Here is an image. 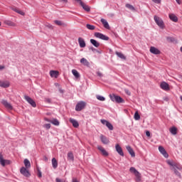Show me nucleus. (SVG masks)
I'll list each match as a JSON object with an SVG mask.
<instances>
[{
  "label": "nucleus",
  "mask_w": 182,
  "mask_h": 182,
  "mask_svg": "<svg viewBox=\"0 0 182 182\" xmlns=\"http://www.w3.org/2000/svg\"><path fill=\"white\" fill-rule=\"evenodd\" d=\"M166 163L167 164H168V166L172 167L171 168V170H173L174 171V173L176 174V176H177L179 178H181V173H180L179 171H177V170H180V167H178V166H177L176 163H174L171 160H167Z\"/></svg>",
  "instance_id": "f257e3e1"
},
{
  "label": "nucleus",
  "mask_w": 182,
  "mask_h": 182,
  "mask_svg": "<svg viewBox=\"0 0 182 182\" xmlns=\"http://www.w3.org/2000/svg\"><path fill=\"white\" fill-rule=\"evenodd\" d=\"M109 99L112 102H115V103H124V100L115 94H110Z\"/></svg>",
  "instance_id": "f03ea898"
},
{
  "label": "nucleus",
  "mask_w": 182,
  "mask_h": 182,
  "mask_svg": "<svg viewBox=\"0 0 182 182\" xmlns=\"http://www.w3.org/2000/svg\"><path fill=\"white\" fill-rule=\"evenodd\" d=\"M130 173H133L136 177V181H141V174L139 171L136 170V168L131 167L129 168Z\"/></svg>",
  "instance_id": "7ed1b4c3"
},
{
  "label": "nucleus",
  "mask_w": 182,
  "mask_h": 182,
  "mask_svg": "<svg viewBox=\"0 0 182 182\" xmlns=\"http://www.w3.org/2000/svg\"><path fill=\"white\" fill-rule=\"evenodd\" d=\"M85 107H86V102L80 101L77 103L75 106V110L76 112H82Z\"/></svg>",
  "instance_id": "20e7f679"
},
{
  "label": "nucleus",
  "mask_w": 182,
  "mask_h": 182,
  "mask_svg": "<svg viewBox=\"0 0 182 182\" xmlns=\"http://www.w3.org/2000/svg\"><path fill=\"white\" fill-rule=\"evenodd\" d=\"M94 36L98 39H102V41H109V36L100 32H95Z\"/></svg>",
  "instance_id": "39448f33"
},
{
  "label": "nucleus",
  "mask_w": 182,
  "mask_h": 182,
  "mask_svg": "<svg viewBox=\"0 0 182 182\" xmlns=\"http://www.w3.org/2000/svg\"><path fill=\"white\" fill-rule=\"evenodd\" d=\"M154 19L156 23L158 25V26H159V28H161V29L164 28V22H163V20H161V18H160L157 16H154Z\"/></svg>",
  "instance_id": "423d86ee"
},
{
  "label": "nucleus",
  "mask_w": 182,
  "mask_h": 182,
  "mask_svg": "<svg viewBox=\"0 0 182 182\" xmlns=\"http://www.w3.org/2000/svg\"><path fill=\"white\" fill-rule=\"evenodd\" d=\"M20 173L22 174V176H24V177H31V172H29L28 168L23 166L21 168Z\"/></svg>",
  "instance_id": "0eeeda50"
},
{
  "label": "nucleus",
  "mask_w": 182,
  "mask_h": 182,
  "mask_svg": "<svg viewBox=\"0 0 182 182\" xmlns=\"http://www.w3.org/2000/svg\"><path fill=\"white\" fill-rule=\"evenodd\" d=\"M25 100L32 106V107H36V102H35V100H33L31 97L26 95L24 96Z\"/></svg>",
  "instance_id": "6e6552de"
},
{
  "label": "nucleus",
  "mask_w": 182,
  "mask_h": 182,
  "mask_svg": "<svg viewBox=\"0 0 182 182\" xmlns=\"http://www.w3.org/2000/svg\"><path fill=\"white\" fill-rule=\"evenodd\" d=\"M0 164L4 167L6 164H11V161L4 159V156L0 153Z\"/></svg>",
  "instance_id": "1a4fd4ad"
},
{
  "label": "nucleus",
  "mask_w": 182,
  "mask_h": 182,
  "mask_svg": "<svg viewBox=\"0 0 182 182\" xmlns=\"http://www.w3.org/2000/svg\"><path fill=\"white\" fill-rule=\"evenodd\" d=\"M1 103L4 107H6V109H9V110H12L14 109L12 105L6 100H2Z\"/></svg>",
  "instance_id": "9d476101"
},
{
  "label": "nucleus",
  "mask_w": 182,
  "mask_h": 182,
  "mask_svg": "<svg viewBox=\"0 0 182 182\" xmlns=\"http://www.w3.org/2000/svg\"><path fill=\"white\" fill-rule=\"evenodd\" d=\"M159 150L161 154L163 155L165 159H168V154H167V151H166L164 147L159 146Z\"/></svg>",
  "instance_id": "9b49d317"
},
{
  "label": "nucleus",
  "mask_w": 182,
  "mask_h": 182,
  "mask_svg": "<svg viewBox=\"0 0 182 182\" xmlns=\"http://www.w3.org/2000/svg\"><path fill=\"white\" fill-rule=\"evenodd\" d=\"M116 151L119 154V156H122V157L124 156V153L123 152V149H122V146L119 145V144H116L115 146Z\"/></svg>",
  "instance_id": "f8f14e48"
},
{
  "label": "nucleus",
  "mask_w": 182,
  "mask_h": 182,
  "mask_svg": "<svg viewBox=\"0 0 182 182\" xmlns=\"http://www.w3.org/2000/svg\"><path fill=\"white\" fill-rule=\"evenodd\" d=\"M97 149L100 150V151H101L102 156H105V157L109 156V152L107 151L106 149H105V148H103L102 146H98Z\"/></svg>",
  "instance_id": "ddd939ff"
},
{
  "label": "nucleus",
  "mask_w": 182,
  "mask_h": 182,
  "mask_svg": "<svg viewBox=\"0 0 182 182\" xmlns=\"http://www.w3.org/2000/svg\"><path fill=\"white\" fill-rule=\"evenodd\" d=\"M9 86H11V84L9 83V81L0 80V87L6 88V87H9Z\"/></svg>",
  "instance_id": "4468645a"
},
{
  "label": "nucleus",
  "mask_w": 182,
  "mask_h": 182,
  "mask_svg": "<svg viewBox=\"0 0 182 182\" xmlns=\"http://www.w3.org/2000/svg\"><path fill=\"white\" fill-rule=\"evenodd\" d=\"M100 140L103 144H109L110 143V141H109V138L106 137L105 135L100 136Z\"/></svg>",
  "instance_id": "2eb2a0df"
},
{
  "label": "nucleus",
  "mask_w": 182,
  "mask_h": 182,
  "mask_svg": "<svg viewBox=\"0 0 182 182\" xmlns=\"http://www.w3.org/2000/svg\"><path fill=\"white\" fill-rule=\"evenodd\" d=\"M126 149L127 151L131 155V157H136V154L134 153V151L133 150V148L130 146H127Z\"/></svg>",
  "instance_id": "dca6fc26"
},
{
  "label": "nucleus",
  "mask_w": 182,
  "mask_h": 182,
  "mask_svg": "<svg viewBox=\"0 0 182 182\" xmlns=\"http://www.w3.org/2000/svg\"><path fill=\"white\" fill-rule=\"evenodd\" d=\"M150 52L151 53H153V55H160L161 53L160 50H159V48H156V47H151Z\"/></svg>",
  "instance_id": "f3484780"
},
{
  "label": "nucleus",
  "mask_w": 182,
  "mask_h": 182,
  "mask_svg": "<svg viewBox=\"0 0 182 182\" xmlns=\"http://www.w3.org/2000/svg\"><path fill=\"white\" fill-rule=\"evenodd\" d=\"M160 86H161V89H162L163 90H170V87L168 86V83L166 82H162Z\"/></svg>",
  "instance_id": "a211bd4d"
},
{
  "label": "nucleus",
  "mask_w": 182,
  "mask_h": 182,
  "mask_svg": "<svg viewBox=\"0 0 182 182\" xmlns=\"http://www.w3.org/2000/svg\"><path fill=\"white\" fill-rule=\"evenodd\" d=\"M78 43L80 45V48H86V42H85V39L82 38H78Z\"/></svg>",
  "instance_id": "6ab92c4d"
},
{
  "label": "nucleus",
  "mask_w": 182,
  "mask_h": 182,
  "mask_svg": "<svg viewBox=\"0 0 182 182\" xmlns=\"http://www.w3.org/2000/svg\"><path fill=\"white\" fill-rule=\"evenodd\" d=\"M80 5L82 6L84 11H86V12H90V7L83 3V1H80Z\"/></svg>",
  "instance_id": "aec40b11"
},
{
  "label": "nucleus",
  "mask_w": 182,
  "mask_h": 182,
  "mask_svg": "<svg viewBox=\"0 0 182 182\" xmlns=\"http://www.w3.org/2000/svg\"><path fill=\"white\" fill-rule=\"evenodd\" d=\"M101 22L104 26V28H105V29H110V26L109 25V23L107 22V21L105 18H101Z\"/></svg>",
  "instance_id": "412c9836"
},
{
  "label": "nucleus",
  "mask_w": 182,
  "mask_h": 182,
  "mask_svg": "<svg viewBox=\"0 0 182 182\" xmlns=\"http://www.w3.org/2000/svg\"><path fill=\"white\" fill-rule=\"evenodd\" d=\"M80 63H82V65H83L84 66H87V68H89V66H90V63H89L87 60L85 58L80 59Z\"/></svg>",
  "instance_id": "4be33fe9"
},
{
  "label": "nucleus",
  "mask_w": 182,
  "mask_h": 182,
  "mask_svg": "<svg viewBox=\"0 0 182 182\" xmlns=\"http://www.w3.org/2000/svg\"><path fill=\"white\" fill-rule=\"evenodd\" d=\"M70 123H71L73 127H75V129H77V127H79V122H77L75 119L70 118Z\"/></svg>",
  "instance_id": "5701e85b"
},
{
  "label": "nucleus",
  "mask_w": 182,
  "mask_h": 182,
  "mask_svg": "<svg viewBox=\"0 0 182 182\" xmlns=\"http://www.w3.org/2000/svg\"><path fill=\"white\" fill-rule=\"evenodd\" d=\"M90 42L93 45V46H95V48H99V46H100V43L93 38L90 39Z\"/></svg>",
  "instance_id": "b1692460"
},
{
  "label": "nucleus",
  "mask_w": 182,
  "mask_h": 182,
  "mask_svg": "<svg viewBox=\"0 0 182 182\" xmlns=\"http://www.w3.org/2000/svg\"><path fill=\"white\" fill-rule=\"evenodd\" d=\"M50 76H51V77H58V76H59V71L50 70Z\"/></svg>",
  "instance_id": "393cba45"
},
{
  "label": "nucleus",
  "mask_w": 182,
  "mask_h": 182,
  "mask_svg": "<svg viewBox=\"0 0 182 182\" xmlns=\"http://www.w3.org/2000/svg\"><path fill=\"white\" fill-rule=\"evenodd\" d=\"M12 11H14V12H16L17 14H19V15H22V16H23L25 15V12H23L21 10H19V9H18L16 7H13Z\"/></svg>",
  "instance_id": "a878e982"
},
{
  "label": "nucleus",
  "mask_w": 182,
  "mask_h": 182,
  "mask_svg": "<svg viewBox=\"0 0 182 182\" xmlns=\"http://www.w3.org/2000/svg\"><path fill=\"white\" fill-rule=\"evenodd\" d=\"M169 18L171 21H173V22H178V18L175 16L173 14H169Z\"/></svg>",
  "instance_id": "bb28decb"
},
{
  "label": "nucleus",
  "mask_w": 182,
  "mask_h": 182,
  "mask_svg": "<svg viewBox=\"0 0 182 182\" xmlns=\"http://www.w3.org/2000/svg\"><path fill=\"white\" fill-rule=\"evenodd\" d=\"M169 132L171 134L176 136V134H177V127H172L171 128L169 129Z\"/></svg>",
  "instance_id": "cd10ccee"
},
{
  "label": "nucleus",
  "mask_w": 182,
  "mask_h": 182,
  "mask_svg": "<svg viewBox=\"0 0 182 182\" xmlns=\"http://www.w3.org/2000/svg\"><path fill=\"white\" fill-rule=\"evenodd\" d=\"M125 6H126V8L129 9V11H132L133 12H136V8H134V6H133V5H132L130 4H127L125 5Z\"/></svg>",
  "instance_id": "c85d7f7f"
},
{
  "label": "nucleus",
  "mask_w": 182,
  "mask_h": 182,
  "mask_svg": "<svg viewBox=\"0 0 182 182\" xmlns=\"http://www.w3.org/2000/svg\"><path fill=\"white\" fill-rule=\"evenodd\" d=\"M51 161H52L53 168H58V161L56 160V159L53 158Z\"/></svg>",
  "instance_id": "c756f323"
},
{
  "label": "nucleus",
  "mask_w": 182,
  "mask_h": 182,
  "mask_svg": "<svg viewBox=\"0 0 182 182\" xmlns=\"http://www.w3.org/2000/svg\"><path fill=\"white\" fill-rule=\"evenodd\" d=\"M24 165L26 168H31V161L28 159H24Z\"/></svg>",
  "instance_id": "7c9ffc66"
},
{
  "label": "nucleus",
  "mask_w": 182,
  "mask_h": 182,
  "mask_svg": "<svg viewBox=\"0 0 182 182\" xmlns=\"http://www.w3.org/2000/svg\"><path fill=\"white\" fill-rule=\"evenodd\" d=\"M72 73L77 79H78V77H80L79 72H77V70H76L75 69L72 70Z\"/></svg>",
  "instance_id": "2f4dec72"
},
{
  "label": "nucleus",
  "mask_w": 182,
  "mask_h": 182,
  "mask_svg": "<svg viewBox=\"0 0 182 182\" xmlns=\"http://www.w3.org/2000/svg\"><path fill=\"white\" fill-rule=\"evenodd\" d=\"M115 55H117V56H118V58H120V59H126V56H124V55H123V53H120V52H116Z\"/></svg>",
  "instance_id": "473e14b6"
},
{
  "label": "nucleus",
  "mask_w": 182,
  "mask_h": 182,
  "mask_svg": "<svg viewBox=\"0 0 182 182\" xmlns=\"http://www.w3.org/2000/svg\"><path fill=\"white\" fill-rule=\"evenodd\" d=\"M50 123L54 126H59L60 124L59 120H58V119H52Z\"/></svg>",
  "instance_id": "72a5a7b5"
},
{
  "label": "nucleus",
  "mask_w": 182,
  "mask_h": 182,
  "mask_svg": "<svg viewBox=\"0 0 182 182\" xmlns=\"http://www.w3.org/2000/svg\"><path fill=\"white\" fill-rule=\"evenodd\" d=\"M86 28L90 31H95V29H96V26L90 24H86Z\"/></svg>",
  "instance_id": "f704fd0d"
},
{
  "label": "nucleus",
  "mask_w": 182,
  "mask_h": 182,
  "mask_svg": "<svg viewBox=\"0 0 182 182\" xmlns=\"http://www.w3.org/2000/svg\"><path fill=\"white\" fill-rule=\"evenodd\" d=\"M134 120H140V114H139V112H136L134 115Z\"/></svg>",
  "instance_id": "c9c22d12"
},
{
  "label": "nucleus",
  "mask_w": 182,
  "mask_h": 182,
  "mask_svg": "<svg viewBox=\"0 0 182 182\" xmlns=\"http://www.w3.org/2000/svg\"><path fill=\"white\" fill-rule=\"evenodd\" d=\"M68 158L70 160H72V161H73V160H75V156H73V153H72V152L68 153Z\"/></svg>",
  "instance_id": "e433bc0d"
},
{
  "label": "nucleus",
  "mask_w": 182,
  "mask_h": 182,
  "mask_svg": "<svg viewBox=\"0 0 182 182\" xmlns=\"http://www.w3.org/2000/svg\"><path fill=\"white\" fill-rule=\"evenodd\" d=\"M90 50H92V51L94 52V53L96 52L97 53H100V54L102 53V51H101V50H99L95 48L94 47L90 48Z\"/></svg>",
  "instance_id": "4c0bfd02"
},
{
  "label": "nucleus",
  "mask_w": 182,
  "mask_h": 182,
  "mask_svg": "<svg viewBox=\"0 0 182 182\" xmlns=\"http://www.w3.org/2000/svg\"><path fill=\"white\" fill-rule=\"evenodd\" d=\"M96 97L97 100H100V102H105V100H106V98H105V97L101 95H97Z\"/></svg>",
  "instance_id": "58836bf2"
},
{
  "label": "nucleus",
  "mask_w": 182,
  "mask_h": 182,
  "mask_svg": "<svg viewBox=\"0 0 182 182\" xmlns=\"http://www.w3.org/2000/svg\"><path fill=\"white\" fill-rule=\"evenodd\" d=\"M106 126L109 129V130H113V125L109 122H108Z\"/></svg>",
  "instance_id": "ea45409f"
},
{
  "label": "nucleus",
  "mask_w": 182,
  "mask_h": 182,
  "mask_svg": "<svg viewBox=\"0 0 182 182\" xmlns=\"http://www.w3.org/2000/svg\"><path fill=\"white\" fill-rule=\"evenodd\" d=\"M54 23H55V25H58V26H62L63 25L62 21L59 20L54 21Z\"/></svg>",
  "instance_id": "a19ab883"
},
{
  "label": "nucleus",
  "mask_w": 182,
  "mask_h": 182,
  "mask_svg": "<svg viewBox=\"0 0 182 182\" xmlns=\"http://www.w3.org/2000/svg\"><path fill=\"white\" fill-rule=\"evenodd\" d=\"M37 171H38V177H39V178H41L42 177V171H41L40 168H38Z\"/></svg>",
  "instance_id": "79ce46f5"
},
{
  "label": "nucleus",
  "mask_w": 182,
  "mask_h": 182,
  "mask_svg": "<svg viewBox=\"0 0 182 182\" xmlns=\"http://www.w3.org/2000/svg\"><path fill=\"white\" fill-rule=\"evenodd\" d=\"M101 123L102 124H104L105 126H106V124L109 122V121L106 120V119H101L100 120Z\"/></svg>",
  "instance_id": "37998d69"
},
{
  "label": "nucleus",
  "mask_w": 182,
  "mask_h": 182,
  "mask_svg": "<svg viewBox=\"0 0 182 182\" xmlns=\"http://www.w3.org/2000/svg\"><path fill=\"white\" fill-rule=\"evenodd\" d=\"M43 127H45V129L47 130H49V129H50V124H46Z\"/></svg>",
  "instance_id": "c03bdc74"
},
{
  "label": "nucleus",
  "mask_w": 182,
  "mask_h": 182,
  "mask_svg": "<svg viewBox=\"0 0 182 182\" xmlns=\"http://www.w3.org/2000/svg\"><path fill=\"white\" fill-rule=\"evenodd\" d=\"M97 75L100 77H102L103 76V74H102V73H100V71L97 72Z\"/></svg>",
  "instance_id": "a18cd8bd"
},
{
  "label": "nucleus",
  "mask_w": 182,
  "mask_h": 182,
  "mask_svg": "<svg viewBox=\"0 0 182 182\" xmlns=\"http://www.w3.org/2000/svg\"><path fill=\"white\" fill-rule=\"evenodd\" d=\"M125 93H127V95H128V96H130V95H132V92H130V91H129V90H125Z\"/></svg>",
  "instance_id": "49530a36"
},
{
  "label": "nucleus",
  "mask_w": 182,
  "mask_h": 182,
  "mask_svg": "<svg viewBox=\"0 0 182 182\" xmlns=\"http://www.w3.org/2000/svg\"><path fill=\"white\" fill-rule=\"evenodd\" d=\"M153 2H154L155 4H160V2H161V0H152Z\"/></svg>",
  "instance_id": "de8ad7c7"
},
{
  "label": "nucleus",
  "mask_w": 182,
  "mask_h": 182,
  "mask_svg": "<svg viewBox=\"0 0 182 182\" xmlns=\"http://www.w3.org/2000/svg\"><path fill=\"white\" fill-rule=\"evenodd\" d=\"M55 181L56 182H63V181L62 179L58 178H56Z\"/></svg>",
  "instance_id": "09e8293b"
},
{
  "label": "nucleus",
  "mask_w": 182,
  "mask_h": 182,
  "mask_svg": "<svg viewBox=\"0 0 182 182\" xmlns=\"http://www.w3.org/2000/svg\"><path fill=\"white\" fill-rule=\"evenodd\" d=\"M146 136H147V137H150V132L146 131Z\"/></svg>",
  "instance_id": "8fccbe9b"
},
{
  "label": "nucleus",
  "mask_w": 182,
  "mask_h": 182,
  "mask_svg": "<svg viewBox=\"0 0 182 182\" xmlns=\"http://www.w3.org/2000/svg\"><path fill=\"white\" fill-rule=\"evenodd\" d=\"M46 122H48V123H51L52 120L48 119V118H46L45 119Z\"/></svg>",
  "instance_id": "3c124183"
},
{
  "label": "nucleus",
  "mask_w": 182,
  "mask_h": 182,
  "mask_svg": "<svg viewBox=\"0 0 182 182\" xmlns=\"http://www.w3.org/2000/svg\"><path fill=\"white\" fill-rule=\"evenodd\" d=\"M176 1L177 2V4H178V5H181V0H176Z\"/></svg>",
  "instance_id": "603ef678"
},
{
  "label": "nucleus",
  "mask_w": 182,
  "mask_h": 182,
  "mask_svg": "<svg viewBox=\"0 0 182 182\" xmlns=\"http://www.w3.org/2000/svg\"><path fill=\"white\" fill-rule=\"evenodd\" d=\"M3 69H5V66L0 65V70H3Z\"/></svg>",
  "instance_id": "864d4df0"
},
{
  "label": "nucleus",
  "mask_w": 182,
  "mask_h": 182,
  "mask_svg": "<svg viewBox=\"0 0 182 182\" xmlns=\"http://www.w3.org/2000/svg\"><path fill=\"white\" fill-rule=\"evenodd\" d=\"M167 40L168 41H171V42L173 41V38H171V37H168L167 38Z\"/></svg>",
  "instance_id": "5fc2aeb1"
},
{
  "label": "nucleus",
  "mask_w": 182,
  "mask_h": 182,
  "mask_svg": "<svg viewBox=\"0 0 182 182\" xmlns=\"http://www.w3.org/2000/svg\"><path fill=\"white\" fill-rule=\"evenodd\" d=\"M59 92H60V93H63V90L60 89V90H59Z\"/></svg>",
  "instance_id": "6e6d98bb"
},
{
  "label": "nucleus",
  "mask_w": 182,
  "mask_h": 182,
  "mask_svg": "<svg viewBox=\"0 0 182 182\" xmlns=\"http://www.w3.org/2000/svg\"><path fill=\"white\" fill-rule=\"evenodd\" d=\"M76 2H79V4H80V2H82V0H75Z\"/></svg>",
  "instance_id": "4d7b16f0"
},
{
  "label": "nucleus",
  "mask_w": 182,
  "mask_h": 182,
  "mask_svg": "<svg viewBox=\"0 0 182 182\" xmlns=\"http://www.w3.org/2000/svg\"><path fill=\"white\" fill-rule=\"evenodd\" d=\"M61 1H63V2H65V4H67L68 2V0H61Z\"/></svg>",
  "instance_id": "13d9d810"
},
{
  "label": "nucleus",
  "mask_w": 182,
  "mask_h": 182,
  "mask_svg": "<svg viewBox=\"0 0 182 182\" xmlns=\"http://www.w3.org/2000/svg\"><path fill=\"white\" fill-rule=\"evenodd\" d=\"M179 79H181V80H182V75H179Z\"/></svg>",
  "instance_id": "bf43d9fd"
},
{
  "label": "nucleus",
  "mask_w": 182,
  "mask_h": 182,
  "mask_svg": "<svg viewBox=\"0 0 182 182\" xmlns=\"http://www.w3.org/2000/svg\"><path fill=\"white\" fill-rule=\"evenodd\" d=\"M180 51L182 53V46L180 48Z\"/></svg>",
  "instance_id": "052dcab7"
},
{
  "label": "nucleus",
  "mask_w": 182,
  "mask_h": 182,
  "mask_svg": "<svg viewBox=\"0 0 182 182\" xmlns=\"http://www.w3.org/2000/svg\"><path fill=\"white\" fill-rule=\"evenodd\" d=\"M1 23L0 22V26H1Z\"/></svg>",
  "instance_id": "680f3d73"
},
{
  "label": "nucleus",
  "mask_w": 182,
  "mask_h": 182,
  "mask_svg": "<svg viewBox=\"0 0 182 182\" xmlns=\"http://www.w3.org/2000/svg\"><path fill=\"white\" fill-rule=\"evenodd\" d=\"M55 85H56V86H58V84L55 83Z\"/></svg>",
  "instance_id": "e2e57ef3"
},
{
  "label": "nucleus",
  "mask_w": 182,
  "mask_h": 182,
  "mask_svg": "<svg viewBox=\"0 0 182 182\" xmlns=\"http://www.w3.org/2000/svg\"><path fill=\"white\" fill-rule=\"evenodd\" d=\"M55 85H56V86H58V84L55 83Z\"/></svg>",
  "instance_id": "0e129e2a"
}]
</instances>
